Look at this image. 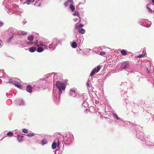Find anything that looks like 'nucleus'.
Returning <instances> with one entry per match:
<instances>
[{
	"label": "nucleus",
	"instance_id": "nucleus-1",
	"mask_svg": "<svg viewBox=\"0 0 154 154\" xmlns=\"http://www.w3.org/2000/svg\"><path fill=\"white\" fill-rule=\"evenodd\" d=\"M67 80L61 82H57L56 84V85L57 88L59 90V94H61L62 93V91L65 88V85H67Z\"/></svg>",
	"mask_w": 154,
	"mask_h": 154
},
{
	"label": "nucleus",
	"instance_id": "nucleus-2",
	"mask_svg": "<svg viewBox=\"0 0 154 154\" xmlns=\"http://www.w3.org/2000/svg\"><path fill=\"white\" fill-rule=\"evenodd\" d=\"M129 63L128 61H125L122 63L121 67L122 69H126L128 68L129 66Z\"/></svg>",
	"mask_w": 154,
	"mask_h": 154
},
{
	"label": "nucleus",
	"instance_id": "nucleus-3",
	"mask_svg": "<svg viewBox=\"0 0 154 154\" xmlns=\"http://www.w3.org/2000/svg\"><path fill=\"white\" fill-rule=\"evenodd\" d=\"M14 84L16 87L20 89H22L23 88V86L19 82H15V83H14Z\"/></svg>",
	"mask_w": 154,
	"mask_h": 154
},
{
	"label": "nucleus",
	"instance_id": "nucleus-4",
	"mask_svg": "<svg viewBox=\"0 0 154 154\" xmlns=\"http://www.w3.org/2000/svg\"><path fill=\"white\" fill-rule=\"evenodd\" d=\"M32 87L30 85H28L26 87V91L28 92L31 93L32 92Z\"/></svg>",
	"mask_w": 154,
	"mask_h": 154
},
{
	"label": "nucleus",
	"instance_id": "nucleus-5",
	"mask_svg": "<svg viewBox=\"0 0 154 154\" xmlns=\"http://www.w3.org/2000/svg\"><path fill=\"white\" fill-rule=\"evenodd\" d=\"M83 26V25L79 23H76L75 25V29H78L79 28H82Z\"/></svg>",
	"mask_w": 154,
	"mask_h": 154
},
{
	"label": "nucleus",
	"instance_id": "nucleus-6",
	"mask_svg": "<svg viewBox=\"0 0 154 154\" xmlns=\"http://www.w3.org/2000/svg\"><path fill=\"white\" fill-rule=\"evenodd\" d=\"M43 51V48L42 47H38L37 49V51L39 53Z\"/></svg>",
	"mask_w": 154,
	"mask_h": 154
},
{
	"label": "nucleus",
	"instance_id": "nucleus-7",
	"mask_svg": "<svg viewBox=\"0 0 154 154\" xmlns=\"http://www.w3.org/2000/svg\"><path fill=\"white\" fill-rule=\"evenodd\" d=\"M78 32L82 34H84L85 32V30L83 29V28H81L80 29H79L78 30Z\"/></svg>",
	"mask_w": 154,
	"mask_h": 154
},
{
	"label": "nucleus",
	"instance_id": "nucleus-8",
	"mask_svg": "<svg viewBox=\"0 0 154 154\" xmlns=\"http://www.w3.org/2000/svg\"><path fill=\"white\" fill-rule=\"evenodd\" d=\"M36 50V48L35 47H32L30 48L29 51L31 52H34Z\"/></svg>",
	"mask_w": 154,
	"mask_h": 154
},
{
	"label": "nucleus",
	"instance_id": "nucleus-9",
	"mask_svg": "<svg viewBox=\"0 0 154 154\" xmlns=\"http://www.w3.org/2000/svg\"><path fill=\"white\" fill-rule=\"evenodd\" d=\"M17 140L18 141L20 142L22 141L23 139L22 138L23 137V136H20L19 135H18L17 136Z\"/></svg>",
	"mask_w": 154,
	"mask_h": 154
},
{
	"label": "nucleus",
	"instance_id": "nucleus-10",
	"mask_svg": "<svg viewBox=\"0 0 154 154\" xmlns=\"http://www.w3.org/2000/svg\"><path fill=\"white\" fill-rule=\"evenodd\" d=\"M70 2V3L72 4H73V1L72 0H68L66 2L64 5L65 6H67L69 4V2Z\"/></svg>",
	"mask_w": 154,
	"mask_h": 154
},
{
	"label": "nucleus",
	"instance_id": "nucleus-11",
	"mask_svg": "<svg viewBox=\"0 0 154 154\" xmlns=\"http://www.w3.org/2000/svg\"><path fill=\"white\" fill-rule=\"evenodd\" d=\"M77 45V43L75 42H74L72 43L71 46L73 48H76Z\"/></svg>",
	"mask_w": 154,
	"mask_h": 154
},
{
	"label": "nucleus",
	"instance_id": "nucleus-12",
	"mask_svg": "<svg viewBox=\"0 0 154 154\" xmlns=\"http://www.w3.org/2000/svg\"><path fill=\"white\" fill-rule=\"evenodd\" d=\"M57 144L56 142H54L52 144V148L53 149H54L56 148L57 147Z\"/></svg>",
	"mask_w": 154,
	"mask_h": 154
},
{
	"label": "nucleus",
	"instance_id": "nucleus-13",
	"mask_svg": "<svg viewBox=\"0 0 154 154\" xmlns=\"http://www.w3.org/2000/svg\"><path fill=\"white\" fill-rule=\"evenodd\" d=\"M34 38V37L32 35H29L27 38L30 41H33Z\"/></svg>",
	"mask_w": 154,
	"mask_h": 154
},
{
	"label": "nucleus",
	"instance_id": "nucleus-14",
	"mask_svg": "<svg viewBox=\"0 0 154 154\" xmlns=\"http://www.w3.org/2000/svg\"><path fill=\"white\" fill-rule=\"evenodd\" d=\"M71 10V11L73 12L75 10V7L74 6L72 5V4H71L69 6Z\"/></svg>",
	"mask_w": 154,
	"mask_h": 154
},
{
	"label": "nucleus",
	"instance_id": "nucleus-15",
	"mask_svg": "<svg viewBox=\"0 0 154 154\" xmlns=\"http://www.w3.org/2000/svg\"><path fill=\"white\" fill-rule=\"evenodd\" d=\"M121 53L123 55H126L127 54V51L124 50H122L121 51Z\"/></svg>",
	"mask_w": 154,
	"mask_h": 154
},
{
	"label": "nucleus",
	"instance_id": "nucleus-16",
	"mask_svg": "<svg viewBox=\"0 0 154 154\" xmlns=\"http://www.w3.org/2000/svg\"><path fill=\"white\" fill-rule=\"evenodd\" d=\"M43 46L45 47L46 45H44L43 42L41 41H39V47H42Z\"/></svg>",
	"mask_w": 154,
	"mask_h": 154
},
{
	"label": "nucleus",
	"instance_id": "nucleus-17",
	"mask_svg": "<svg viewBox=\"0 0 154 154\" xmlns=\"http://www.w3.org/2000/svg\"><path fill=\"white\" fill-rule=\"evenodd\" d=\"M34 45L35 46H37L38 47H39V42L38 40H36L34 42Z\"/></svg>",
	"mask_w": 154,
	"mask_h": 154
},
{
	"label": "nucleus",
	"instance_id": "nucleus-18",
	"mask_svg": "<svg viewBox=\"0 0 154 154\" xmlns=\"http://www.w3.org/2000/svg\"><path fill=\"white\" fill-rule=\"evenodd\" d=\"M96 69H94L91 72V73L90 75L91 76H92L93 75H94V74L96 72Z\"/></svg>",
	"mask_w": 154,
	"mask_h": 154
},
{
	"label": "nucleus",
	"instance_id": "nucleus-19",
	"mask_svg": "<svg viewBox=\"0 0 154 154\" xmlns=\"http://www.w3.org/2000/svg\"><path fill=\"white\" fill-rule=\"evenodd\" d=\"M100 55L101 56H103L105 57V55L106 54V53L105 52H101L100 53Z\"/></svg>",
	"mask_w": 154,
	"mask_h": 154
},
{
	"label": "nucleus",
	"instance_id": "nucleus-20",
	"mask_svg": "<svg viewBox=\"0 0 154 154\" xmlns=\"http://www.w3.org/2000/svg\"><path fill=\"white\" fill-rule=\"evenodd\" d=\"M7 135L8 136L12 137L13 136V134L12 132H10L7 133Z\"/></svg>",
	"mask_w": 154,
	"mask_h": 154
},
{
	"label": "nucleus",
	"instance_id": "nucleus-21",
	"mask_svg": "<svg viewBox=\"0 0 154 154\" xmlns=\"http://www.w3.org/2000/svg\"><path fill=\"white\" fill-rule=\"evenodd\" d=\"M26 1L24 2V4L26 3L28 5H29L30 4V2L32 1V0H26Z\"/></svg>",
	"mask_w": 154,
	"mask_h": 154
},
{
	"label": "nucleus",
	"instance_id": "nucleus-22",
	"mask_svg": "<svg viewBox=\"0 0 154 154\" xmlns=\"http://www.w3.org/2000/svg\"><path fill=\"white\" fill-rule=\"evenodd\" d=\"M73 15L74 16H78L79 15V13L78 12L75 11L73 14Z\"/></svg>",
	"mask_w": 154,
	"mask_h": 154
},
{
	"label": "nucleus",
	"instance_id": "nucleus-23",
	"mask_svg": "<svg viewBox=\"0 0 154 154\" xmlns=\"http://www.w3.org/2000/svg\"><path fill=\"white\" fill-rule=\"evenodd\" d=\"M34 135V134L33 133L32 134H29L27 135V136L28 137H32Z\"/></svg>",
	"mask_w": 154,
	"mask_h": 154
},
{
	"label": "nucleus",
	"instance_id": "nucleus-24",
	"mask_svg": "<svg viewBox=\"0 0 154 154\" xmlns=\"http://www.w3.org/2000/svg\"><path fill=\"white\" fill-rule=\"evenodd\" d=\"M100 66H98L97 67V69H96V71L97 72L100 71Z\"/></svg>",
	"mask_w": 154,
	"mask_h": 154
},
{
	"label": "nucleus",
	"instance_id": "nucleus-25",
	"mask_svg": "<svg viewBox=\"0 0 154 154\" xmlns=\"http://www.w3.org/2000/svg\"><path fill=\"white\" fill-rule=\"evenodd\" d=\"M113 115L117 120H119L120 119V118L118 117V116L116 114H114Z\"/></svg>",
	"mask_w": 154,
	"mask_h": 154
},
{
	"label": "nucleus",
	"instance_id": "nucleus-26",
	"mask_svg": "<svg viewBox=\"0 0 154 154\" xmlns=\"http://www.w3.org/2000/svg\"><path fill=\"white\" fill-rule=\"evenodd\" d=\"M22 132L24 133H27L28 132L27 130L25 129H23L22 130Z\"/></svg>",
	"mask_w": 154,
	"mask_h": 154
},
{
	"label": "nucleus",
	"instance_id": "nucleus-27",
	"mask_svg": "<svg viewBox=\"0 0 154 154\" xmlns=\"http://www.w3.org/2000/svg\"><path fill=\"white\" fill-rule=\"evenodd\" d=\"M42 143L43 145H44L46 143V141L45 139H43L42 140Z\"/></svg>",
	"mask_w": 154,
	"mask_h": 154
},
{
	"label": "nucleus",
	"instance_id": "nucleus-28",
	"mask_svg": "<svg viewBox=\"0 0 154 154\" xmlns=\"http://www.w3.org/2000/svg\"><path fill=\"white\" fill-rule=\"evenodd\" d=\"M144 56V55L143 54H141V55H140L137 56V57H139V58H141V57H143V56Z\"/></svg>",
	"mask_w": 154,
	"mask_h": 154
},
{
	"label": "nucleus",
	"instance_id": "nucleus-29",
	"mask_svg": "<svg viewBox=\"0 0 154 154\" xmlns=\"http://www.w3.org/2000/svg\"><path fill=\"white\" fill-rule=\"evenodd\" d=\"M21 33L23 35H26L27 33L26 32L24 31H22Z\"/></svg>",
	"mask_w": 154,
	"mask_h": 154
},
{
	"label": "nucleus",
	"instance_id": "nucleus-30",
	"mask_svg": "<svg viewBox=\"0 0 154 154\" xmlns=\"http://www.w3.org/2000/svg\"><path fill=\"white\" fill-rule=\"evenodd\" d=\"M147 8L148 9V11L149 12H151L152 11V10L148 7H147Z\"/></svg>",
	"mask_w": 154,
	"mask_h": 154
},
{
	"label": "nucleus",
	"instance_id": "nucleus-31",
	"mask_svg": "<svg viewBox=\"0 0 154 154\" xmlns=\"http://www.w3.org/2000/svg\"><path fill=\"white\" fill-rule=\"evenodd\" d=\"M13 38V36H11L10 38L8 39V42H10Z\"/></svg>",
	"mask_w": 154,
	"mask_h": 154
},
{
	"label": "nucleus",
	"instance_id": "nucleus-32",
	"mask_svg": "<svg viewBox=\"0 0 154 154\" xmlns=\"http://www.w3.org/2000/svg\"><path fill=\"white\" fill-rule=\"evenodd\" d=\"M78 19L77 18H75L74 19V21L75 22H77L78 21Z\"/></svg>",
	"mask_w": 154,
	"mask_h": 154
},
{
	"label": "nucleus",
	"instance_id": "nucleus-33",
	"mask_svg": "<svg viewBox=\"0 0 154 154\" xmlns=\"http://www.w3.org/2000/svg\"><path fill=\"white\" fill-rule=\"evenodd\" d=\"M71 91L73 92H75V90L74 89H71Z\"/></svg>",
	"mask_w": 154,
	"mask_h": 154
},
{
	"label": "nucleus",
	"instance_id": "nucleus-34",
	"mask_svg": "<svg viewBox=\"0 0 154 154\" xmlns=\"http://www.w3.org/2000/svg\"><path fill=\"white\" fill-rule=\"evenodd\" d=\"M27 44H33V42H27Z\"/></svg>",
	"mask_w": 154,
	"mask_h": 154
},
{
	"label": "nucleus",
	"instance_id": "nucleus-35",
	"mask_svg": "<svg viewBox=\"0 0 154 154\" xmlns=\"http://www.w3.org/2000/svg\"><path fill=\"white\" fill-rule=\"evenodd\" d=\"M3 23L2 22H0V26H2Z\"/></svg>",
	"mask_w": 154,
	"mask_h": 154
},
{
	"label": "nucleus",
	"instance_id": "nucleus-36",
	"mask_svg": "<svg viewBox=\"0 0 154 154\" xmlns=\"http://www.w3.org/2000/svg\"><path fill=\"white\" fill-rule=\"evenodd\" d=\"M152 2V3L154 4V0H151Z\"/></svg>",
	"mask_w": 154,
	"mask_h": 154
},
{
	"label": "nucleus",
	"instance_id": "nucleus-37",
	"mask_svg": "<svg viewBox=\"0 0 154 154\" xmlns=\"http://www.w3.org/2000/svg\"><path fill=\"white\" fill-rule=\"evenodd\" d=\"M58 145H59V143H58V144L57 145V146H58Z\"/></svg>",
	"mask_w": 154,
	"mask_h": 154
},
{
	"label": "nucleus",
	"instance_id": "nucleus-38",
	"mask_svg": "<svg viewBox=\"0 0 154 154\" xmlns=\"http://www.w3.org/2000/svg\"><path fill=\"white\" fill-rule=\"evenodd\" d=\"M33 1H34V0H33Z\"/></svg>",
	"mask_w": 154,
	"mask_h": 154
}]
</instances>
